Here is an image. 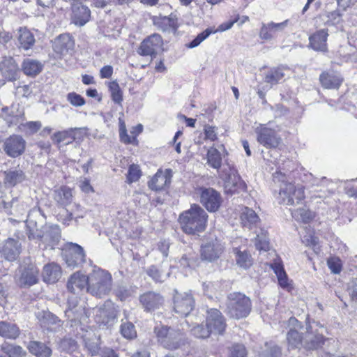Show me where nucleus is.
Here are the masks:
<instances>
[{"label":"nucleus","mask_w":357,"mask_h":357,"mask_svg":"<svg viewBox=\"0 0 357 357\" xmlns=\"http://www.w3.org/2000/svg\"><path fill=\"white\" fill-rule=\"evenodd\" d=\"M87 285L88 275L86 276L80 272L73 273L68 280L67 289L75 296L68 298V308L66 310L65 314L72 321H75L79 319V315L77 313L82 311V309L80 307L77 309L78 304V297L77 296L85 289L87 290Z\"/></svg>","instance_id":"obj_1"},{"label":"nucleus","mask_w":357,"mask_h":357,"mask_svg":"<svg viewBox=\"0 0 357 357\" xmlns=\"http://www.w3.org/2000/svg\"><path fill=\"white\" fill-rule=\"evenodd\" d=\"M208 214L199 205H192L190 208L179 216L182 230L188 234H197L205 230Z\"/></svg>","instance_id":"obj_2"},{"label":"nucleus","mask_w":357,"mask_h":357,"mask_svg":"<svg viewBox=\"0 0 357 357\" xmlns=\"http://www.w3.org/2000/svg\"><path fill=\"white\" fill-rule=\"evenodd\" d=\"M273 177L274 182H281L278 197L279 204L292 206L304 199V188L302 185L296 186L293 183L287 181L285 174L281 172H276Z\"/></svg>","instance_id":"obj_3"},{"label":"nucleus","mask_w":357,"mask_h":357,"mask_svg":"<svg viewBox=\"0 0 357 357\" xmlns=\"http://www.w3.org/2000/svg\"><path fill=\"white\" fill-rule=\"evenodd\" d=\"M112 274L100 268H94L88 275L87 292L93 296L103 298L112 289Z\"/></svg>","instance_id":"obj_4"},{"label":"nucleus","mask_w":357,"mask_h":357,"mask_svg":"<svg viewBox=\"0 0 357 357\" xmlns=\"http://www.w3.org/2000/svg\"><path fill=\"white\" fill-rule=\"evenodd\" d=\"M225 305V313L231 318L236 319L248 316L252 307L250 299L239 292L229 294L227 296Z\"/></svg>","instance_id":"obj_5"},{"label":"nucleus","mask_w":357,"mask_h":357,"mask_svg":"<svg viewBox=\"0 0 357 357\" xmlns=\"http://www.w3.org/2000/svg\"><path fill=\"white\" fill-rule=\"evenodd\" d=\"M185 336L180 329L162 326L158 331V342L167 349H177L185 344Z\"/></svg>","instance_id":"obj_6"},{"label":"nucleus","mask_w":357,"mask_h":357,"mask_svg":"<svg viewBox=\"0 0 357 357\" xmlns=\"http://www.w3.org/2000/svg\"><path fill=\"white\" fill-rule=\"evenodd\" d=\"M174 312L186 317L195 307V299L190 292L178 293L175 290L173 297Z\"/></svg>","instance_id":"obj_7"},{"label":"nucleus","mask_w":357,"mask_h":357,"mask_svg":"<svg viewBox=\"0 0 357 357\" xmlns=\"http://www.w3.org/2000/svg\"><path fill=\"white\" fill-rule=\"evenodd\" d=\"M257 142L267 149L276 148L281 142V138L277 132L268 128L266 125L260 124L255 129Z\"/></svg>","instance_id":"obj_8"},{"label":"nucleus","mask_w":357,"mask_h":357,"mask_svg":"<svg viewBox=\"0 0 357 357\" xmlns=\"http://www.w3.org/2000/svg\"><path fill=\"white\" fill-rule=\"evenodd\" d=\"M86 254L82 246L77 243H68L64 251V259L69 267H77L85 262Z\"/></svg>","instance_id":"obj_9"},{"label":"nucleus","mask_w":357,"mask_h":357,"mask_svg":"<svg viewBox=\"0 0 357 357\" xmlns=\"http://www.w3.org/2000/svg\"><path fill=\"white\" fill-rule=\"evenodd\" d=\"M223 176H225L224 187L227 193L234 194L245 190L246 184L236 174V169H231L229 173L226 172V170H222L221 177Z\"/></svg>","instance_id":"obj_10"},{"label":"nucleus","mask_w":357,"mask_h":357,"mask_svg":"<svg viewBox=\"0 0 357 357\" xmlns=\"http://www.w3.org/2000/svg\"><path fill=\"white\" fill-rule=\"evenodd\" d=\"M200 202L209 212L217 211L222 203L220 194L212 188L201 189Z\"/></svg>","instance_id":"obj_11"},{"label":"nucleus","mask_w":357,"mask_h":357,"mask_svg":"<svg viewBox=\"0 0 357 357\" xmlns=\"http://www.w3.org/2000/svg\"><path fill=\"white\" fill-rule=\"evenodd\" d=\"M26 141L19 135H13L3 142V151L11 158H17L25 151Z\"/></svg>","instance_id":"obj_12"},{"label":"nucleus","mask_w":357,"mask_h":357,"mask_svg":"<svg viewBox=\"0 0 357 357\" xmlns=\"http://www.w3.org/2000/svg\"><path fill=\"white\" fill-rule=\"evenodd\" d=\"M206 326L211 333L222 334L226 328L225 319L217 309H210L207 311Z\"/></svg>","instance_id":"obj_13"},{"label":"nucleus","mask_w":357,"mask_h":357,"mask_svg":"<svg viewBox=\"0 0 357 357\" xmlns=\"http://www.w3.org/2000/svg\"><path fill=\"white\" fill-rule=\"evenodd\" d=\"M0 72L2 77L8 82H13L19 78V67L10 56L3 58L0 62Z\"/></svg>","instance_id":"obj_14"},{"label":"nucleus","mask_w":357,"mask_h":357,"mask_svg":"<svg viewBox=\"0 0 357 357\" xmlns=\"http://www.w3.org/2000/svg\"><path fill=\"white\" fill-rule=\"evenodd\" d=\"M20 271L19 284L21 287H31L38 282L39 270L35 265L22 266Z\"/></svg>","instance_id":"obj_15"},{"label":"nucleus","mask_w":357,"mask_h":357,"mask_svg":"<svg viewBox=\"0 0 357 357\" xmlns=\"http://www.w3.org/2000/svg\"><path fill=\"white\" fill-rule=\"evenodd\" d=\"M222 252L223 246L215 239L202 245L201 257L203 260L213 261L220 257Z\"/></svg>","instance_id":"obj_16"},{"label":"nucleus","mask_w":357,"mask_h":357,"mask_svg":"<svg viewBox=\"0 0 357 357\" xmlns=\"http://www.w3.org/2000/svg\"><path fill=\"white\" fill-rule=\"evenodd\" d=\"M75 47V41L68 33L59 35L53 42V50L56 54L66 55L71 53Z\"/></svg>","instance_id":"obj_17"},{"label":"nucleus","mask_w":357,"mask_h":357,"mask_svg":"<svg viewBox=\"0 0 357 357\" xmlns=\"http://www.w3.org/2000/svg\"><path fill=\"white\" fill-rule=\"evenodd\" d=\"M288 24L289 20L280 23L271 22L268 24H263L259 31V37L264 40H271L277 36L279 33L282 32Z\"/></svg>","instance_id":"obj_18"},{"label":"nucleus","mask_w":357,"mask_h":357,"mask_svg":"<svg viewBox=\"0 0 357 357\" xmlns=\"http://www.w3.org/2000/svg\"><path fill=\"white\" fill-rule=\"evenodd\" d=\"M328 36L327 29H321L316 31L309 37V47L314 51L326 52Z\"/></svg>","instance_id":"obj_19"},{"label":"nucleus","mask_w":357,"mask_h":357,"mask_svg":"<svg viewBox=\"0 0 357 357\" xmlns=\"http://www.w3.org/2000/svg\"><path fill=\"white\" fill-rule=\"evenodd\" d=\"M84 342V347L89 354L92 356H97L100 350V337L92 331H86L82 336Z\"/></svg>","instance_id":"obj_20"},{"label":"nucleus","mask_w":357,"mask_h":357,"mask_svg":"<svg viewBox=\"0 0 357 357\" xmlns=\"http://www.w3.org/2000/svg\"><path fill=\"white\" fill-rule=\"evenodd\" d=\"M3 183L6 186L13 188L22 183L26 179L24 172L20 168H12L3 172Z\"/></svg>","instance_id":"obj_21"},{"label":"nucleus","mask_w":357,"mask_h":357,"mask_svg":"<svg viewBox=\"0 0 357 357\" xmlns=\"http://www.w3.org/2000/svg\"><path fill=\"white\" fill-rule=\"evenodd\" d=\"M93 314L96 316V322L103 324H107L115 317L114 307L110 303H105L102 306L94 308Z\"/></svg>","instance_id":"obj_22"},{"label":"nucleus","mask_w":357,"mask_h":357,"mask_svg":"<svg viewBox=\"0 0 357 357\" xmlns=\"http://www.w3.org/2000/svg\"><path fill=\"white\" fill-rule=\"evenodd\" d=\"M1 252L6 260L15 261L20 255V244L13 238H8L5 241Z\"/></svg>","instance_id":"obj_23"},{"label":"nucleus","mask_w":357,"mask_h":357,"mask_svg":"<svg viewBox=\"0 0 357 357\" xmlns=\"http://www.w3.org/2000/svg\"><path fill=\"white\" fill-rule=\"evenodd\" d=\"M38 238L48 245L53 246L56 245L61 237L60 229L57 225H51L44 227L43 234H38Z\"/></svg>","instance_id":"obj_24"},{"label":"nucleus","mask_w":357,"mask_h":357,"mask_svg":"<svg viewBox=\"0 0 357 357\" xmlns=\"http://www.w3.org/2000/svg\"><path fill=\"white\" fill-rule=\"evenodd\" d=\"M20 335V329L13 322L7 321H0V336L9 340H15Z\"/></svg>","instance_id":"obj_25"},{"label":"nucleus","mask_w":357,"mask_h":357,"mask_svg":"<svg viewBox=\"0 0 357 357\" xmlns=\"http://www.w3.org/2000/svg\"><path fill=\"white\" fill-rule=\"evenodd\" d=\"M61 275L60 266L54 263L45 265L43 268V280L47 283H55Z\"/></svg>","instance_id":"obj_26"},{"label":"nucleus","mask_w":357,"mask_h":357,"mask_svg":"<svg viewBox=\"0 0 357 357\" xmlns=\"http://www.w3.org/2000/svg\"><path fill=\"white\" fill-rule=\"evenodd\" d=\"M311 326L307 327V333L304 337V347L308 349H316L323 344L324 337L321 334H314L311 331Z\"/></svg>","instance_id":"obj_27"},{"label":"nucleus","mask_w":357,"mask_h":357,"mask_svg":"<svg viewBox=\"0 0 357 357\" xmlns=\"http://www.w3.org/2000/svg\"><path fill=\"white\" fill-rule=\"evenodd\" d=\"M321 85L326 89H338L342 82L340 75L334 73H323L319 77Z\"/></svg>","instance_id":"obj_28"},{"label":"nucleus","mask_w":357,"mask_h":357,"mask_svg":"<svg viewBox=\"0 0 357 357\" xmlns=\"http://www.w3.org/2000/svg\"><path fill=\"white\" fill-rule=\"evenodd\" d=\"M73 21L79 26H84L90 18L91 11L86 6H79L73 9Z\"/></svg>","instance_id":"obj_29"},{"label":"nucleus","mask_w":357,"mask_h":357,"mask_svg":"<svg viewBox=\"0 0 357 357\" xmlns=\"http://www.w3.org/2000/svg\"><path fill=\"white\" fill-rule=\"evenodd\" d=\"M241 224L244 227L252 229L259 222V217L252 208L245 207L241 213Z\"/></svg>","instance_id":"obj_30"},{"label":"nucleus","mask_w":357,"mask_h":357,"mask_svg":"<svg viewBox=\"0 0 357 357\" xmlns=\"http://www.w3.org/2000/svg\"><path fill=\"white\" fill-rule=\"evenodd\" d=\"M27 349L31 354L36 357H50L52 350L44 343L38 341H31Z\"/></svg>","instance_id":"obj_31"},{"label":"nucleus","mask_w":357,"mask_h":357,"mask_svg":"<svg viewBox=\"0 0 357 357\" xmlns=\"http://www.w3.org/2000/svg\"><path fill=\"white\" fill-rule=\"evenodd\" d=\"M79 130L80 128H74L59 131L53 135L52 139L57 144L65 142L68 144L72 143L76 139L75 132Z\"/></svg>","instance_id":"obj_32"},{"label":"nucleus","mask_w":357,"mask_h":357,"mask_svg":"<svg viewBox=\"0 0 357 357\" xmlns=\"http://www.w3.org/2000/svg\"><path fill=\"white\" fill-rule=\"evenodd\" d=\"M271 268L273 270L278 280V283L282 288L288 287L289 284L286 272L284 269L282 261L279 259H275L271 265Z\"/></svg>","instance_id":"obj_33"},{"label":"nucleus","mask_w":357,"mask_h":357,"mask_svg":"<svg viewBox=\"0 0 357 357\" xmlns=\"http://www.w3.org/2000/svg\"><path fill=\"white\" fill-rule=\"evenodd\" d=\"M257 357H281V349L273 342H266L257 351Z\"/></svg>","instance_id":"obj_34"},{"label":"nucleus","mask_w":357,"mask_h":357,"mask_svg":"<svg viewBox=\"0 0 357 357\" xmlns=\"http://www.w3.org/2000/svg\"><path fill=\"white\" fill-rule=\"evenodd\" d=\"M54 199L61 206H68L73 201L72 190L70 188L63 186L55 191Z\"/></svg>","instance_id":"obj_35"},{"label":"nucleus","mask_w":357,"mask_h":357,"mask_svg":"<svg viewBox=\"0 0 357 357\" xmlns=\"http://www.w3.org/2000/svg\"><path fill=\"white\" fill-rule=\"evenodd\" d=\"M1 351L6 355L4 357H24L26 352L19 345L4 342L1 346Z\"/></svg>","instance_id":"obj_36"},{"label":"nucleus","mask_w":357,"mask_h":357,"mask_svg":"<svg viewBox=\"0 0 357 357\" xmlns=\"http://www.w3.org/2000/svg\"><path fill=\"white\" fill-rule=\"evenodd\" d=\"M22 68L25 75L36 76L42 70L43 65L36 60L26 59L24 60Z\"/></svg>","instance_id":"obj_37"},{"label":"nucleus","mask_w":357,"mask_h":357,"mask_svg":"<svg viewBox=\"0 0 357 357\" xmlns=\"http://www.w3.org/2000/svg\"><path fill=\"white\" fill-rule=\"evenodd\" d=\"M172 176V169H158V191L168 188L171 184Z\"/></svg>","instance_id":"obj_38"},{"label":"nucleus","mask_w":357,"mask_h":357,"mask_svg":"<svg viewBox=\"0 0 357 357\" xmlns=\"http://www.w3.org/2000/svg\"><path fill=\"white\" fill-rule=\"evenodd\" d=\"M155 40V34H152L144 40L137 50L138 54L142 56H152L154 54L156 46Z\"/></svg>","instance_id":"obj_39"},{"label":"nucleus","mask_w":357,"mask_h":357,"mask_svg":"<svg viewBox=\"0 0 357 357\" xmlns=\"http://www.w3.org/2000/svg\"><path fill=\"white\" fill-rule=\"evenodd\" d=\"M20 47L28 50L35 44V38L33 33L26 28L20 29V36L18 38Z\"/></svg>","instance_id":"obj_40"},{"label":"nucleus","mask_w":357,"mask_h":357,"mask_svg":"<svg viewBox=\"0 0 357 357\" xmlns=\"http://www.w3.org/2000/svg\"><path fill=\"white\" fill-rule=\"evenodd\" d=\"M234 252L236 255V264L240 267L247 269L252 265V257L248 252L245 250L241 251L237 248L234 249Z\"/></svg>","instance_id":"obj_41"},{"label":"nucleus","mask_w":357,"mask_h":357,"mask_svg":"<svg viewBox=\"0 0 357 357\" xmlns=\"http://www.w3.org/2000/svg\"><path fill=\"white\" fill-rule=\"evenodd\" d=\"M207 163L213 169H219L222 165V156L220 151L214 148L211 147L207 152Z\"/></svg>","instance_id":"obj_42"},{"label":"nucleus","mask_w":357,"mask_h":357,"mask_svg":"<svg viewBox=\"0 0 357 357\" xmlns=\"http://www.w3.org/2000/svg\"><path fill=\"white\" fill-rule=\"evenodd\" d=\"M284 76L281 67L271 68L265 75L264 82L271 85L277 84Z\"/></svg>","instance_id":"obj_43"},{"label":"nucleus","mask_w":357,"mask_h":357,"mask_svg":"<svg viewBox=\"0 0 357 357\" xmlns=\"http://www.w3.org/2000/svg\"><path fill=\"white\" fill-rule=\"evenodd\" d=\"M140 303L147 312L153 311L156 305V294L153 291L144 294L140 296Z\"/></svg>","instance_id":"obj_44"},{"label":"nucleus","mask_w":357,"mask_h":357,"mask_svg":"<svg viewBox=\"0 0 357 357\" xmlns=\"http://www.w3.org/2000/svg\"><path fill=\"white\" fill-rule=\"evenodd\" d=\"M158 27L163 31H174L176 27V20L173 17H158Z\"/></svg>","instance_id":"obj_45"},{"label":"nucleus","mask_w":357,"mask_h":357,"mask_svg":"<svg viewBox=\"0 0 357 357\" xmlns=\"http://www.w3.org/2000/svg\"><path fill=\"white\" fill-rule=\"evenodd\" d=\"M287 339L289 346L291 348L298 347L301 344H304V338L295 329H290L287 333Z\"/></svg>","instance_id":"obj_46"},{"label":"nucleus","mask_w":357,"mask_h":357,"mask_svg":"<svg viewBox=\"0 0 357 357\" xmlns=\"http://www.w3.org/2000/svg\"><path fill=\"white\" fill-rule=\"evenodd\" d=\"M142 176V172L139 166L132 164L129 166L128 173L126 174V182L129 184L137 182Z\"/></svg>","instance_id":"obj_47"},{"label":"nucleus","mask_w":357,"mask_h":357,"mask_svg":"<svg viewBox=\"0 0 357 357\" xmlns=\"http://www.w3.org/2000/svg\"><path fill=\"white\" fill-rule=\"evenodd\" d=\"M109 89L112 100L115 103L121 105L123 101V94L119 84L116 81L109 82Z\"/></svg>","instance_id":"obj_48"},{"label":"nucleus","mask_w":357,"mask_h":357,"mask_svg":"<svg viewBox=\"0 0 357 357\" xmlns=\"http://www.w3.org/2000/svg\"><path fill=\"white\" fill-rule=\"evenodd\" d=\"M121 333L126 339H133L137 336L135 326L130 322H125L121 325Z\"/></svg>","instance_id":"obj_49"},{"label":"nucleus","mask_w":357,"mask_h":357,"mask_svg":"<svg viewBox=\"0 0 357 357\" xmlns=\"http://www.w3.org/2000/svg\"><path fill=\"white\" fill-rule=\"evenodd\" d=\"M191 334L197 338H207L209 337L211 333L208 327L206 326L204 327L203 325H197L191 328L190 330Z\"/></svg>","instance_id":"obj_50"},{"label":"nucleus","mask_w":357,"mask_h":357,"mask_svg":"<svg viewBox=\"0 0 357 357\" xmlns=\"http://www.w3.org/2000/svg\"><path fill=\"white\" fill-rule=\"evenodd\" d=\"M293 217L303 222H308L313 218V213L305 208H298L292 213Z\"/></svg>","instance_id":"obj_51"},{"label":"nucleus","mask_w":357,"mask_h":357,"mask_svg":"<svg viewBox=\"0 0 357 357\" xmlns=\"http://www.w3.org/2000/svg\"><path fill=\"white\" fill-rule=\"evenodd\" d=\"M255 247L259 250L266 251L269 248V242L266 234L261 231V234H257L255 241Z\"/></svg>","instance_id":"obj_52"},{"label":"nucleus","mask_w":357,"mask_h":357,"mask_svg":"<svg viewBox=\"0 0 357 357\" xmlns=\"http://www.w3.org/2000/svg\"><path fill=\"white\" fill-rule=\"evenodd\" d=\"M212 33H215L211 29H206L202 33H199L195 39H193L190 43L187 45L188 48H194L197 47L202 41H204L206 38H207Z\"/></svg>","instance_id":"obj_53"},{"label":"nucleus","mask_w":357,"mask_h":357,"mask_svg":"<svg viewBox=\"0 0 357 357\" xmlns=\"http://www.w3.org/2000/svg\"><path fill=\"white\" fill-rule=\"evenodd\" d=\"M59 346L62 351L67 353L75 351L77 347L76 341L72 338H63L60 342Z\"/></svg>","instance_id":"obj_54"},{"label":"nucleus","mask_w":357,"mask_h":357,"mask_svg":"<svg viewBox=\"0 0 357 357\" xmlns=\"http://www.w3.org/2000/svg\"><path fill=\"white\" fill-rule=\"evenodd\" d=\"M66 99L74 107H82L86 103L84 98L75 92L68 93Z\"/></svg>","instance_id":"obj_55"},{"label":"nucleus","mask_w":357,"mask_h":357,"mask_svg":"<svg viewBox=\"0 0 357 357\" xmlns=\"http://www.w3.org/2000/svg\"><path fill=\"white\" fill-rule=\"evenodd\" d=\"M59 220L64 225L68 226L73 219H75V222H77V219L84 217L83 214L77 215L75 217L73 216L72 213L68 212V211H65L63 213H60L59 214Z\"/></svg>","instance_id":"obj_56"},{"label":"nucleus","mask_w":357,"mask_h":357,"mask_svg":"<svg viewBox=\"0 0 357 357\" xmlns=\"http://www.w3.org/2000/svg\"><path fill=\"white\" fill-rule=\"evenodd\" d=\"M218 128L208 124L204 127V139L214 142L218 139Z\"/></svg>","instance_id":"obj_57"},{"label":"nucleus","mask_w":357,"mask_h":357,"mask_svg":"<svg viewBox=\"0 0 357 357\" xmlns=\"http://www.w3.org/2000/svg\"><path fill=\"white\" fill-rule=\"evenodd\" d=\"M247 351L244 345L236 344L230 348L229 357H245Z\"/></svg>","instance_id":"obj_58"},{"label":"nucleus","mask_w":357,"mask_h":357,"mask_svg":"<svg viewBox=\"0 0 357 357\" xmlns=\"http://www.w3.org/2000/svg\"><path fill=\"white\" fill-rule=\"evenodd\" d=\"M329 269L335 274L340 273L342 270L341 261L337 257H331L327 261Z\"/></svg>","instance_id":"obj_59"},{"label":"nucleus","mask_w":357,"mask_h":357,"mask_svg":"<svg viewBox=\"0 0 357 357\" xmlns=\"http://www.w3.org/2000/svg\"><path fill=\"white\" fill-rule=\"evenodd\" d=\"M327 17L328 20L326 22V24L328 26L338 24L342 21V14L338 10L328 13Z\"/></svg>","instance_id":"obj_60"},{"label":"nucleus","mask_w":357,"mask_h":357,"mask_svg":"<svg viewBox=\"0 0 357 357\" xmlns=\"http://www.w3.org/2000/svg\"><path fill=\"white\" fill-rule=\"evenodd\" d=\"M120 139L122 142H123L124 144H135L137 142V139H136V135H128L125 127L121 128V129H120Z\"/></svg>","instance_id":"obj_61"},{"label":"nucleus","mask_w":357,"mask_h":357,"mask_svg":"<svg viewBox=\"0 0 357 357\" xmlns=\"http://www.w3.org/2000/svg\"><path fill=\"white\" fill-rule=\"evenodd\" d=\"M13 109L14 107L12 106L10 112H9L8 116L6 117L9 126L13 124H17L21 116V114H15Z\"/></svg>","instance_id":"obj_62"},{"label":"nucleus","mask_w":357,"mask_h":357,"mask_svg":"<svg viewBox=\"0 0 357 357\" xmlns=\"http://www.w3.org/2000/svg\"><path fill=\"white\" fill-rule=\"evenodd\" d=\"M313 194L311 195L312 199H316V198H326L328 194H330L331 192L328 189H314L312 191Z\"/></svg>","instance_id":"obj_63"},{"label":"nucleus","mask_w":357,"mask_h":357,"mask_svg":"<svg viewBox=\"0 0 357 357\" xmlns=\"http://www.w3.org/2000/svg\"><path fill=\"white\" fill-rule=\"evenodd\" d=\"M31 89L29 85L25 84L22 86H18L16 88V93L21 95L23 97H29L31 93Z\"/></svg>","instance_id":"obj_64"}]
</instances>
